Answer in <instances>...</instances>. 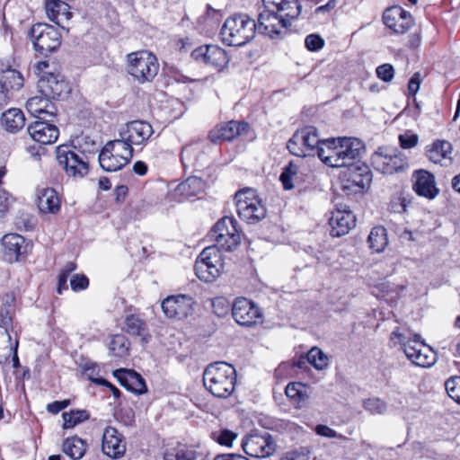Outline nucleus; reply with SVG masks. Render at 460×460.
<instances>
[{
	"label": "nucleus",
	"instance_id": "1",
	"mask_svg": "<svg viewBox=\"0 0 460 460\" xmlns=\"http://www.w3.org/2000/svg\"><path fill=\"white\" fill-rule=\"evenodd\" d=\"M365 151L364 143L356 137L322 140L315 155L331 167H344Z\"/></svg>",
	"mask_w": 460,
	"mask_h": 460
},
{
	"label": "nucleus",
	"instance_id": "2",
	"mask_svg": "<svg viewBox=\"0 0 460 460\" xmlns=\"http://www.w3.org/2000/svg\"><path fill=\"white\" fill-rule=\"evenodd\" d=\"M390 340L394 345L400 344L407 358L416 366L429 367L437 361V353L420 341V335L413 334L411 337L408 329L396 327Z\"/></svg>",
	"mask_w": 460,
	"mask_h": 460
},
{
	"label": "nucleus",
	"instance_id": "3",
	"mask_svg": "<svg viewBox=\"0 0 460 460\" xmlns=\"http://www.w3.org/2000/svg\"><path fill=\"white\" fill-rule=\"evenodd\" d=\"M203 383L214 396L227 398L234 391L236 371L232 365L224 361L211 363L204 370Z\"/></svg>",
	"mask_w": 460,
	"mask_h": 460
},
{
	"label": "nucleus",
	"instance_id": "4",
	"mask_svg": "<svg viewBox=\"0 0 460 460\" xmlns=\"http://www.w3.org/2000/svg\"><path fill=\"white\" fill-rule=\"evenodd\" d=\"M256 32H258L256 22L247 13H238L225 21L220 36L226 45L241 47L250 42Z\"/></svg>",
	"mask_w": 460,
	"mask_h": 460
},
{
	"label": "nucleus",
	"instance_id": "5",
	"mask_svg": "<svg viewBox=\"0 0 460 460\" xmlns=\"http://www.w3.org/2000/svg\"><path fill=\"white\" fill-rule=\"evenodd\" d=\"M263 10L258 14L256 22L258 32L271 40H282L290 31L283 15L279 13L274 0H261Z\"/></svg>",
	"mask_w": 460,
	"mask_h": 460
},
{
	"label": "nucleus",
	"instance_id": "6",
	"mask_svg": "<svg viewBox=\"0 0 460 460\" xmlns=\"http://www.w3.org/2000/svg\"><path fill=\"white\" fill-rule=\"evenodd\" d=\"M234 201L239 217L250 225L257 224L266 217V208L253 189L238 190Z\"/></svg>",
	"mask_w": 460,
	"mask_h": 460
},
{
	"label": "nucleus",
	"instance_id": "7",
	"mask_svg": "<svg viewBox=\"0 0 460 460\" xmlns=\"http://www.w3.org/2000/svg\"><path fill=\"white\" fill-rule=\"evenodd\" d=\"M28 35L34 50L44 57L57 51L61 45V34L50 24L36 23L31 26Z\"/></svg>",
	"mask_w": 460,
	"mask_h": 460
},
{
	"label": "nucleus",
	"instance_id": "8",
	"mask_svg": "<svg viewBox=\"0 0 460 460\" xmlns=\"http://www.w3.org/2000/svg\"><path fill=\"white\" fill-rule=\"evenodd\" d=\"M128 72L140 84L151 82L159 70L155 55L148 51H137L128 55Z\"/></svg>",
	"mask_w": 460,
	"mask_h": 460
},
{
	"label": "nucleus",
	"instance_id": "9",
	"mask_svg": "<svg viewBox=\"0 0 460 460\" xmlns=\"http://www.w3.org/2000/svg\"><path fill=\"white\" fill-rule=\"evenodd\" d=\"M316 128L307 126L297 129L288 141V151L296 156L305 157L315 155L321 144Z\"/></svg>",
	"mask_w": 460,
	"mask_h": 460
},
{
	"label": "nucleus",
	"instance_id": "10",
	"mask_svg": "<svg viewBox=\"0 0 460 460\" xmlns=\"http://www.w3.org/2000/svg\"><path fill=\"white\" fill-rule=\"evenodd\" d=\"M75 148L67 145L58 146L57 160L68 176L83 178L89 171L87 157L84 152H75Z\"/></svg>",
	"mask_w": 460,
	"mask_h": 460
},
{
	"label": "nucleus",
	"instance_id": "11",
	"mask_svg": "<svg viewBox=\"0 0 460 460\" xmlns=\"http://www.w3.org/2000/svg\"><path fill=\"white\" fill-rule=\"evenodd\" d=\"M221 267L219 251L216 246H208L199 255L194 270L200 280L212 282L220 275Z\"/></svg>",
	"mask_w": 460,
	"mask_h": 460
},
{
	"label": "nucleus",
	"instance_id": "12",
	"mask_svg": "<svg viewBox=\"0 0 460 460\" xmlns=\"http://www.w3.org/2000/svg\"><path fill=\"white\" fill-rule=\"evenodd\" d=\"M373 167L387 174L398 172L404 170L406 161L396 148L379 147L371 156Z\"/></svg>",
	"mask_w": 460,
	"mask_h": 460
},
{
	"label": "nucleus",
	"instance_id": "13",
	"mask_svg": "<svg viewBox=\"0 0 460 460\" xmlns=\"http://www.w3.org/2000/svg\"><path fill=\"white\" fill-rule=\"evenodd\" d=\"M237 222L233 217H224L211 230V235L217 245L226 251H232L240 243Z\"/></svg>",
	"mask_w": 460,
	"mask_h": 460
},
{
	"label": "nucleus",
	"instance_id": "14",
	"mask_svg": "<svg viewBox=\"0 0 460 460\" xmlns=\"http://www.w3.org/2000/svg\"><path fill=\"white\" fill-rule=\"evenodd\" d=\"M242 447L244 453L251 457L263 458L275 452L276 444L268 433L265 435L251 433L243 438Z\"/></svg>",
	"mask_w": 460,
	"mask_h": 460
},
{
	"label": "nucleus",
	"instance_id": "15",
	"mask_svg": "<svg viewBox=\"0 0 460 460\" xmlns=\"http://www.w3.org/2000/svg\"><path fill=\"white\" fill-rule=\"evenodd\" d=\"M232 315L243 326H252L261 321L262 313L259 306L245 297H237L232 305Z\"/></svg>",
	"mask_w": 460,
	"mask_h": 460
},
{
	"label": "nucleus",
	"instance_id": "16",
	"mask_svg": "<svg viewBox=\"0 0 460 460\" xmlns=\"http://www.w3.org/2000/svg\"><path fill=\"white\" fill-rule=\"evenodd\" d=\"M193 298L187 295L169 296L162 302V309L166 317L184 320L193 314Z\"/></svg>",
	"mask_w": 460,
	"mask_h": 460
},
{
	"label": "nucleus",
	"instance_id": "17",
	"mask_svg": "<svg viewBox=\"0 0 460 460\" xmlns=\"http://www.w3.org/2000/svg\"><path fill=\"white\" fill-rule=\"evenodd\" d=\"M40 93L49 99H61L67 95L71 88L60 73H48L38 82Z\"/></svg>",
	"mask_w": 460,
	"mask_h": 460
},
{
	"label": "nucleus",
	"instance_id": "18",
	"mask_svg": "<svg viewBox=\"0 0 460 460\" xmlns=\"http://www.w3.org/2000/svg\"><path fill=\"white\" fill-rule=\"evenodd\" d=\"M191 58L218 70L229 62L226 50L217 45L199 46L191 52Z\"/></svg>",
	"mask_w": 460,
	"mask_h": 460
},
{
	"label": "nucleus",
	"instance_id": "19",
	"mask_svg": "<svg viewBox=\"0 0 460 460\" xmlns=\"http://www.w3.org/2000/svg\"><path fill=\"white\" fill-rule=\"evenodd\" d=\"M153 134L152 125L145 120L129 121L119 130V136L134 146H145Z\"/></svg>",
	"mask_w": 460,
	"mask_h": 460
},
{
	"label": "nucleus",
	"instance_id": "20",
	"mask_svg": "<svg viewBox=\"0 0 460 460\" xmlns=\"http://www.w3.org/2000/svg\"><path fill=\"white\" fill-rule=\"evenodd\" d=\"M330 234L333 237L347 234L356 226V217L346 205H339L329 218Z\"/></svg>",
	"mask_w": 460,
	"mask_h": 460
},
{
	"label": "nucleus",
	"instance_id": "21",
	"mask_svg": "<svg viewBox=\"0 0 460 460\" xmlns=\"http://www.w3.org/2000/svg\"><path fill=\"white\" fill-rule=\"evenodd\" d=\"M384 23L395 33L403 34L412 26V18L409 12L402 7L393 6L383 14Z\"/></svg>",
	"mask_w": 460,
	"mask_h": 460
},
{
	"label": "nucleus",
	"instance_id": "22",
	"mask_svg": "<svg viewBox=\"0 0 460 460\" xmlns=\"http://www.w3.org/2000/svg\"><path fill=\"white\" fill-rule=\"evenodd\" d=\"M249 124L245 121L231 120L218 125L208 133V138L212 143L230 141L234 137L247 133Z\"/></svg>",
	"mask_w": 460,
	"mask_h": 460
},
{
	"label": "nucleus",
	"instance_id": "23",
	"mask_svg": "<svg viewBox=\"0 0 460 460\" xmlns=\"http://www.w3.org/2000/svg\"><path fill=\"white\" fill-rule=\"evenodd\" d=\"M27 130L31 138L41 145L53 144L59 136V129L57 126L40 119L31 123Z\"/></svg>",
	"mask_w": 460,
	"mask_h": 460
},
{
	"label": "nucleus",
	"instance_id": "24",
	"mask_svg": "<svg viewBox=\"0 0 460 460\" xmlns=\"http://www.w3.org/2000/svg\"><path fill=\"white\" fill-rule=\"evenodd\" d=\"M102 452L113 459L120 458L126 452V445L122 442V436L111 426L105 428L102 434Z\"/></svg>",
	"mask_w": 460,
	"mask_h": 460
},
{
	"label": "nucleus",
	"instance_id": "25",
	"mask_svg": "<svg viewBox=\"0 0 460 460\" xmlns=\"http://www.w3.org/2000/svg\"><path fill=\"white\" fill-rule=\"evenodd\" d=\"M351 162L346 173V183L344 189L350 187H358L359 190H363L370 186L372 181V173L366 164L356 165Z\"/></svg>",
	"mask_w": 460,
	"mask_h": 460
},
{
	"label": "nucleus",
	"instance_id": "26",
	"mask_svg": "<svg viewBox=\"0 0 460 460\" xmlns=\"http://www.w3.org/2000/svg\"><path fill=\"white\" fill-rule=\"evenodd\" d=\"M413 176L415 178L413 190L419 196L428 199L437 197L439 190L436 187L435 177L432 173L425 170H419L414 172Z\"/></svg>",
	"mask_w": 460,
	"mask_h": 460
},
{
	"label": "nucleus",
	"instance_id": "27",
	"mask_svg": "<svg viewBox=\"0 0 460 460\" xmlns=\"http://www.w3.org/2000/svg\"><path fill=\"white\" fill-rule=\"evenodd\" d=\"M4 258L8 262L19 260L20 255L27 252L23 236L18 234H8L2 238Z\"/></svg>",
	"mask_w": 460,
	"mask_h": 460
},
{
	"label": "nucleus",
	"instance_id": "28",
	"mask_svg": "<svg viewBox=\"0 0 460 460\" xmlns=\"http://www.w3.org/2000/svg\"><path fill=\"white\" fill-rule=\"evenodd\" d=\"M120 385L127 390L141 394L146 392V385L144 378L136 371L130 369H117L113 372Z\"/></svg>",
	"mask_w": 460,
	"mask_h": 460
},
{
	"label": "nucleus",
	"instance_id": "29",
	"mask_svg": "<svg viewBox=\"0 0 460 460\" xmlns=\"http://www.w3.org/2000/svg\"><path fill=\"white\" fill-rule=\"evenodd\" d=\"M37 205L40 212L57 214L60 210V199L52 188L38 190Z\"/></svg>",
	"mask_w": 460,
	"mask_h": 460
},
{
	"label": "nucleus",
	"instance_id": "30",
	"mask_svg": "<svg viewBox=\"0 0 460 460\" xmlns=\"http://www.w3.org/2000/svg\"><path fill=\"white\" fill-rule=\"evenodd\" d=\"M49 100L50 99L43 95L31 97L27 101L26 108L31 115L38 119H45V117H41V115L52 117L56 114V111L55 107Z\"/></svg>",
	"mask_w": 460,
	"mask_h": 460
},
{
	"label": "nucleus",
	"instance_id": "31",
	"mask_svg": "<svg viewBox=\"0 0 460 460\" xmlns=\"http://www.w3.org/2000/svg\"><path fill=\"white\" fill-rule=\"evenodd\" d=\"M3 127L11 133H16L25 125V116L20 109L13 108L1 116Z\"/></svg>",
	"mask_w": 460,
	"mask_h": 460
},
{
	"label": "nucleus",
	"instance_id": "32",
	"mask_svg": "<svg viewBox=\"0 0 460 460\" xmlns=\"http://www.w3.org/2000/svg\"><path fill=\"white\" fill-rule=\"evenodd\" d=\"M23 76L15 69L8 68L0 75V86L9 93L12 97L13 91H18L23 86Z\"/></svg>",
	"mask_w": 460,
	"mask_h": 460
},
{
	"label": "nucleus",
	"instance_id": "33",
	"mask_svg": "<svg viewBox=\"0 0 460 460\" xmlns=\"http://www.w3.org/2000/svg\"><path fill=\"white\" fill-rule=\"evenodd\" d=\"M45 9L48 17L57 24L60 23V20L64 17L69 20L72 13L69 12V5L62 0H46Z\"/></svg>",
	"mask_w": 460,
	"mask_h": 460
},
{
	"label": "nucleus",
	"instance_id": "34",
	"mask_svg": "<svg viewBox=\"0 0 460 460\" xmlns=\"http://www.w3.org/2000/svg\"><path fill=\"white\" fill-rule=\"evenodd\" d=\"M452 150L453 147L450 142L436 140L427 148L426 154L429 161L434 164H439L443 159H451Z\"/></svg>",
	"mask_w": 460,
	"mask_h": 460
},
{
	"label": "nucleus",
	"instance_id": "35",
	"mask_svg": "<svg viewBox=\"0 0 460 460\" xmlns=\"http://www.w3.org/2000/svg\"><path fill=\"white\" fill-rule=\"evenodd\" d=\"M277 8L279 9V13L283 15L289 27L291 28L292 22L296 20L301 14L302 5L298 0H274Z\"/></svg>",
	"mask_w": 460,
	"mask_h": 460
},
{
	"label": "nucleus",
	"instance_id": "36",
	"mask_svg": "<svg viewBox=\"0 0 460 460\" xmlns=\"http://www.w3.org/2000/svg\"><path fill=\"white\" fill-rule=\"evenodd\" d=\"M133 146L134 145L129 141L120 137L119 136V138L109 141L105 145L106 147H109V149L115 154L116 157L118 156L119 158L124 160V162H126V165L133 157Z\"/></svg>",
	"mask_w": 460,
	"mask_h": 460
},
{
	"label": "nucleus",
	"instance_id": "37",
	"mask_svg": "<svg viewBox=\"0 0 460 460\" xmlns=\"http://www.w3.org/2000/svg\"><path fill=\"white\" fill-rule=\"evenodd\" d=\"M86 448V442L76 436L66 438L63 443L64 454L73 460L81 459L84 456Z\"/></svg>",
	"mask_w": 460,
	"mask_h": 460
},
{
	"label": "nucleus",
	"instance_id": "38",
	"mask_svg": "<svg viewBox=\"0 0 460 460\" xmlns=\"http://www.w3.org/2000/svg\"><path fill=\"white\" fill-rule=\"evenodd\" d=\"M99 164L106 172H116L126 165V162H124V160L118 156L116 157L115 154L105 146L99 155Z\"/></svg>",
	"mask_w": 460,
	"mask_h": 460
},
{
	"label": "nucleus",
	"instance_id": "39",
	"mask_svg": "<svg viewBox=\"0 0 460 460\" xmlns=\"http://www.w3.org/2000/svg\"><path fill=\"white\" fill-rule=\"evenodd\" d=\"M367 243L374 252H382L388 244L386 229L382 226L373 227L368 235Z\"/></svg>",
	"mask_w": 460,
	"mask_h": 460
},
{
	"label": "nucleus",
	"instance_id": "40",
	"mask_svg": "<svg viewBox=\"0 0 460 460\" xmlns=\"http://www.w3.org/2000/svg\"><path fill=\"white\" fill-rule=\"evenodd\" d=\"M204 189V181L197 176H191L178 185L177 191L184 198L189 199L203 192Z\"/></svg>",
	"mask_w": 460,
	"mask_h": 460
},
{
	"label": "nucleus",
	"instance_id": "41",
	"mask_svg": "<svg viewBox=\"0 0 460 460\" xmlns=\"http://www.w3.org/2000/svg\"><path fill=\"white\" fill-rule=\"evenodd\" d=\"M197 452L185 445L166 449L164 453V460H196Z\"/></svg>",
	"mask_w": 460,
	"mask_h": 460
},
{
	"label": "nucleus",
	"instance_id": "42",
	"mask_svg": "<svg viewBox=\"0 0 460 460\" xmlns=\"http://www.w3.org/2000/svg\"><path fill=\"white\" fill-rule=\"evenodd\" d=\"M126 332L134 336L141 337L142 341L147 342L146 336V323L139 317L131 314L126 318Z\"/></svg>",
	"mask_w": 460,
	"mask_h": 460
},
{
	"label": "nucleus",
	"instance_id": "43",
	"mask_svg": "<svg viewBox=\"0 0 460 460\" xmlns=\"http://www.w3.org/2000/svg\"><path fill=\"white\" fill-rule=\"evenodd\" d=\"M64 419V429H71L77 424L87 420L90 418V414L86 410H72L68 412L62 414Z\"/></svg>",
	"mask_w": 460,
	"mask_h": 460
},
{
	"label": "nucleus",
	"instance_id": "44",
	"mask_svg": "<svg viewBox=\"0 0 460 460\" xmlns=\"http://www.w3.org/2000/svg\"><path fill=\"white\" fill-rule=\"evenodd\" d=\"M326 355L317 347L312 348L307 353V362L316 369H324L328 365Z\"/></svg>",
	"mask_w": 460,
	"mask_h": 460
},
{
	"label": "nucleus",
	"instance_id": "45",
	"mask_svg": "<svg viewBox=\"0 0 460 460\" xmlns=\"http://www.w3.org/2000/svg\"><path fill=\"white\" fill-rule=\"evenodd\" d=\"M110 352L116 357H123L127 354L128 347L127 339L123 335H115L110 342Z\"/></svg>",
	"mask_w": 460,
	"mask_h": 460
},
{
	"label": "nucleus",
	"instance_id": "46",
	"mask_svg": "<svg viewBox=\"0 0 460 460\" xmlns=\"http://www.w3.org/2000/svg\"><path fill=\"white\" fill-rule=\"evenodd\" d=\"M211 438L221 446L231 447L233 441L237 438V434L227 429L213 431Z\"/></svg>",
	"mask_w": 460,
	"mask_h": 460
},
{
	"label": "nucleus",
	"instance_id": "47",
	"mask_svg": "<svg viewBox=\"0 0 460 460\" xmlns=\"http://www.w3.org/2000/svg\"><path fill=\"white\" fill-rule=\"evenodd\" d=\"M297 173V167L293 163H289L287 165L279 176V180L283 185V188L287 190H292L294 184L292 182L293 177Z\"/></svg>",
	"mask_w": 460,
	"mask_h": 460
},
{
	"label": "nucleus",
	"instance_id": "48",
	"mask_svg": "<svg viewBox=\"0 0 460 460\" xmlns=\"http://www.w3.org/2000/svg\"><path fill=\"white\" fill-rule=\"evenodd\" d=\"M75 269H76V264L75 262L69 261L60 270L58 277L57 291L58 294H61L63 289L68 288L67 278L71 272L75 270Z\"/></svg>",
	"mask_w": 460,
	"mask_h": 460
},
{
	"label": "nucleus",
	"instance_id": "49",
	"mask_svg": "<svg viewBox=\"0 0 460 460\" xmlns=\"http://www.w3.org/2000/svg\"><path fill=\"white\" fill-rule=\"evenodd\" d=\"M363 407L372 414H382L386 411V404L379 398H369L364 401Z\"/></svg>",
	"mask_w": 460,
	"mask_h": 460
},
{
	"label": "nucleus",
	"instance_id": "50",
	"mask_svg": "<svg viewBox=\"0 0 460 460\" xmlns=\"http://www.w3.org/2000/svg\"><path fill=\"white\" fill-rule=\"evenodd\" d=\"M305 48L310 51H318L324 46V40L318 34H309L305 40Z\"/></svg>",
	"mask_w": 460,
	"mask_h": 460
},
{
	"label": "nucleus",
	"instance_id": "51",
	"mask_svg": "<svg viewBox=\"0 0 460 460\" xmlns=\"http://www.w3.org/2000/svg\"><path fill=\"white\" fill-rule=\"evenodd\" d=\"M212 307L214 313L219 316H225L227 314L230 309L229 302L224 297H216L212 300Z\"/></svg>",
	"mask_w": 460,
	"mask_h": 460
},
{
	"label": "nucleus",
	"instance_id": "52",
	"mask_svg": "<svg viewBox=\"0 0 460 460\" xmlns=\"http://www.w3.org/2000/svg\"><path fill=\"white\" fill-rule=\"evenodd\" d=\"M71 288L77 292L87 288L89 286V279L84 274H75L70 280Z\"/></svg>",
	"mask_w": 460,
	"mask_h": 460
},
{
	"label": "nucleus",
	"instance_id": "53",
	"mask_svg": "<svg viewBox=\"0 0 460 460\" xmlns=\"http://www.w3.org/2000/svg\"><path fill=\"white\" fill-rule=\"evenodd\" d=\"M376 75L384 82H390L394 76V66L390 64H383L376 68Z\"/></svg>",
	"mask_w": 460,
	"mask_h": 460
},
{
	"label": "nucleus",
	"instance_id": "54",
	"mask_svg": "<svg viewBox=\"0 0 460 460\" xmlns=\"http://www.w3.org/2000/svg\"><path fill=\"white\" fill-rule=\"evenodd\" d=\"M310 450L307 447H302L300 451L288 452L282 460H309Z\"/></svg>",
	"mask_w": 460,
	"mask_h": 460
},
{
	"label": "nucleus",
	"instance_id": "55",
	"mask_svg": "<svg viewBox=\"0 0 460 460\" xmlns=\"http://www.w3.org/2000/svg\"><path fill=\"white\" fill-rule=\"evenodd\" d=\"M13 202L12 197L4 190H0V217H4Z\"/></svg>",
	"mask_w": 460,
	"mask_h": 460
},
{
	"label": "nucleus",
	"instance_id": "56",
	"mask_svg": "<svg viewBox=\"0 0 460 460\" xmlns=\"http://www.w3.org/2000/svg\"><path fill=\"white\" fill-rule=\"evenodd\" d=\"M418 136L415 134H402L399 136L400 145L404 149L414 147L418 143Z\"/></svg>",
	"mask_w": 460,
	"mask_h": 460
},
{
	"label": "nucleus",
	"instance_id": "57",
	"mask_svg": "<svg viewBox=\"0 0 460 460\" xmlns=\"http://www.w3.org/2000/svg\"><path fill=\"white\" fill-rule=\"evenodd\" d=\"M301 389H305V385L299 382L289 383L285 389V394L291 399H296L300 394Z\"/></svg>",
	"mask_w": 460,
	"mask_h": 460
},
{
	"label": "nucleus",
	"instance_id": "58",
	"mask_svg": "<svg viewBox=\"0 0 460 460\" xmlns=\"http://www.w3.org/2000/svg\"><path fill=\"white\" fill-rule=\"evenodd\" d=\"M455 381H456L455 378L448 379L446 382V390H447L448 395L460 404V394H458V392L460 391V388L457 389L455 386Z\"/></svg>",
	"mask_w": 460,
	"mask_h": 460
},
{
	"label": "nucleus",
	"instance_id": "59",
	"mask_svg": "<svg viewBox=\"0 0 460 460\" xmlns=\"http://www.w3.org/2000/svg\"><path fill=\"white\" fill-rule=\"evenodd\" d=\"M69 400L55 401L47 405V410L50 413L58 414L59 411L66 408L69 405Z\"/></svg>",
	"mask_w": 460,
	"mask_h": 460
},
{
	"label": "nucleus",
	"instance_id": "60",
	"mask_svg": "<svg viewBox=\"0 0 460 460\" xmlns=\"http://www.w3.org/2000/svg\"><path fill=\"white\" fill-rule=\"evenodd\" d=\"M84 374L88 377V379L95 384V381L100 377H95L98 374L97 366L93 363H86L83 367Z\"/></svg>",
	"mask_w": 460,
	"mask_h": 460
},
{
	"label": "nucleus",
	"instance_id": "61",
	"mask_svg": "<svg viewBox=\"0 0 460 460\" xmlns=\"http://www.w3.org/2000/svg\"><path fill=\"white\" fill-rule=\"evenodd\" d=\"M316 434L326 437V438H337V432L330 427L323 424H319L315 427Z\"/></svg>",
	"mask_w": 460,
	"mask_h": 460
},
{
	"label": "nucleus",
	"instance_id": "62",
	"mask_svg": "<svg viewBox=\"0 0 460 460\" xmlns=\"http://www.w3.org/2000/svg\"><path fill=\"white\" fill-rule=\"evenodd\" d=\"M420 85V73H415L408 83V91L411 94L415 95L419 91Z\"/></svg>",
	"mask_w": 460,
	"mask_h": 460
},
{
	"label": "nucleus",
	"instance_id": "63",
	"mask_svg": "<svg viewBox=\"0 0 460 460\" xmlns=\"http://www.w3.org/2000/svg\"><path fill=\"white\" fill-rule=\"evenodd\" d=\"M95 385H102V386H106V387L110 388V390L111 391V393L115 398H119L121 395V392L115 385H113L111 382H109L108 380H106L104 378L97 379L95 381Z\"/></svg>",
	"mask_w": 460,
	"mask_h": 460
},
{
	"label": "nucleus",
	"instance_id": "64",
	"mask_svg": "<svg viewBox=\"0 0 460 460\" xmlns=\"http://www.w3.org/2000/svg\"><path fill=\"white\" fill-rule=\"evenodd\" d=\"M49 63L47 60L40 61L35 66V72L41 77V75H48V73H54L49 69Z\"/></svg>",
	"mask_w": 460,
	"mask_h": 460
}]
</instances>
